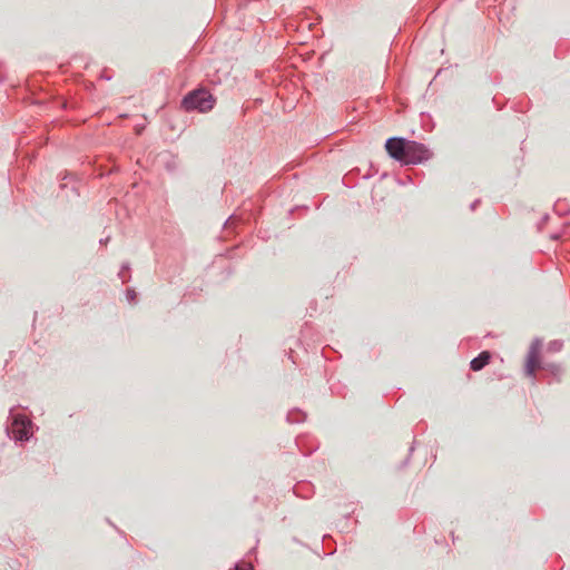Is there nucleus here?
<instances>
[{"label": "nucleus", "instance_id": "nucleus-1", "mask_svg": "<svg viewBox=\"0 0 570 570\" xmlns=\"http://www.w3.org/2000/svg\"><path fill=\"white\" fill-rule=\"evenodd\" d=\"M215 104V99L212 96V94L202 88L196 89L189 92L187 96L184 97L181 101V106L185 110H198L200 112H206L213 109Z\"/></svg>", "mask_w": 570, "mask_h": 570}, {"label": "nucleus", "instance_id": "nucleus-2", "mask_svg": "<svg viewBox=\"0 0 570 570\" xmlns=\"http://www.w3.org/2000/svg\"><path fill=\"white\" fill-rule=\"evenodd\" d=\"M432 157V151L423 144L407 140L404 164L416 165L429 160Z\"/></svg>", "mask_w": 570, "mask_h": 570}, {"label": "nucleus", "instance_id": "nucleus-3", "mask_svg": "<svg viewBox=\"0 0 570 570\" xmlns=\"http://www.w3.org/2000/svg\"><path fill=\"white\" fill-rule=\"evenodd\" d=\"M542 347V343L539 338L532 341L528 354L524 372L527 376H534V372L540 367L539 355Z\"/></svg>", "mask_w": 570, "mask_h": 570}, {"label": "nucleus", "instance_id": "nucleus-4", "mask_svg": "<svg viewBox=\"0 0 570 570\" xmlns=\"http://www.w3.org/2000/svg\"><path fill=\"white\" fill-rule=\"evenodd\" d=\"M407 139L401 137L389 138L385 142L387 154L395 160L404 164Z\"/></svg>", "mask_w": 570, "mask_h": 570}, {"label": "nucleus", "instance_id": "nucleus-5", "mask_svg": "<svg viewBox=\"0 0 570 570\" xmlns=\"http://www.w3.org/2000/svg\"><path fill=\"white\" fill-rule=\"evenodd\" d=\"M11 433L16 440L22 441L28 440L29 428L31 425L30 420L21 414H12Z\"/></svg>", "mask_w": 570, "mask_h": 570}, {"label": "nucleus", "instance_id": "nucleus-6", "mask_svg": "<svg viewBox=\"0 0 570 570\" xmlns=\"http://www.w3.org/2000/svg\"><path fill=\"white\" fill-rule=\"evenodd\" d=\"M491 360V353L488 351L481 352L476 357H474L471 363L470 367L473 371H480L482 370L487 364H489Z\"/></svg>", "mask_w": 570, "mask_h": 570}, {"label": "nucleus", "instance_id": "nucleus-7", "mask_svg": "<svg viewBox=\"0 0 570 570\" xmlns=\"http://www.w3.org/2000/svg\"><path fill=\"white\" fill-rule=\"evenodd\" d=\"M126 297L129 303H135L136 301V292L135 289L128 288L126 292Z\"/></svg>", "mask_w": 570, "mask_h": 570}, {"label": "nucleus", "instance_id": "nucleus-8", "mask_svg": "<svg viewBox=\"0 0 570 570\" xmlns=\"http://www.w3.org/2000/svg\"><path fill=\"white\" fill-rule=\"evenodd\" d=\"M236 570H253V568L249 564H242V566H237Z\"/></svg>", "mask_w": 570, "mask_h": 570}, {"label": "nucleus", "instance_id": "nucleus-9", "mask_svg": "<svg viewBox=\"0 0 570 570\" xmlns=\"http://www.w3.org/2000/svg\"><path fill=\"white\" fill-rule=\"evenodd\" d=\"M479 200H475L472 205H471V208L472 209H475L476 205H478Z\"/></svg>", "mask_w": 570, "mask_h": 570}, {"label": "nucleus", "instance_id": "nucleus-10", "mask_svg": "<svg viewBox=\"0 0 570 570\" xmlns=\"http://www.w3.org/2000/svg\"><path fill=\"white\" fill-rule=\"evenodd\" d=\"M119 276L122 278V283L127 282V279H125L124 276H122V271L119 273Z\"/></svg>", "mask_w": 570, "mask_h": 570}, {"label": "nucleus", "instance_id": "nucleus-11", "mask_svg": "<svg viewBox=\"0 0 570 570\" xmlns=\"http://www.w3.org/2000/svg\"><path fill=\"white\" fill-rule=\"evenodd\" d=\"M127 269H129V266L126 264L122 266V271H127Z\"/></svg>", "mask_w": 570, "mask_h": 570}]
</instances>
